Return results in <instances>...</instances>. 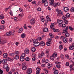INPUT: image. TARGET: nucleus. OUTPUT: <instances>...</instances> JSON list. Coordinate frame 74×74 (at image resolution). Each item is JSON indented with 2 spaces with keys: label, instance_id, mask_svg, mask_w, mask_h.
Here are the masks:
<instances>
[{
  "label": "nucleus",
  "instance_id": "obj_47",
  "mask_svg": "<svg viewBox=\"0 0 74 74\" xmlns=\"http://www.w3.org/2000/svg\"><path fill=\"white\" fill-rule=\"evenodd\" d=\"M29 57L26 58H25V60L26 61H29Z\"/></svg>",
  "mask_w": 74,
  "mask_h": 74
},
{
  "label": "nucleus",
  "instance_id": "obj_57",
  "mask_svg": "<svg viewBox=\"0 0 74 74\" xmlns=\"http://www.w3.org/2000/svg\"><path fill=\"white\" fill-rule=\"evenodd\" d=\"M25 64L26 63H23L22 64V66H26V65H25Z\"/></svg>",
  "mask_w": 74,
  "mask_h": 74
},
{
  "label": "nucleus",
  "instance_id": "obj_61",
  "mask_svg": "<svg viewBox=\"0 0 74 74\" xmlns=\"http://www.w3.org/2000/svg\"><path fill=\"white\" fill-rule=\"evenodd\" d=\"M66 66H69V62H66Z\"/></svg>",
  "mask_w": 74,
  "mask_h": 74
},
{
  "label": "nucleus",
  "instance_id": "obj_11",
  "mask_svg": "<svg viewBox=\"0 0 74 74\" xmlns=\"http://www.w3.org/2000/svg\"><path fill=\"white\" fill-rule=\"evenodd\" d=\"M62 27L65 28V30H67L69 29V27L67 26H66V25L64 24H63L62 25Z\"/></svg>",
  "mask_w": 74,
  "mask_h": 74
},
{
  "label": "nucleus",
  "instance_id": "obj_54",
  "mask_svg": "<svg viewBox=\"0 0 74 74\" xmlns=\"http://www.w3.org/2000/svg\"><path fill=\"white\" fill-rule=\"evenodd\" d=\"M69 41L70 42H72V38H70L69 39Z\"/></svg>",
  "mask_w": 74,
  "mask_h": 74
},
{
  "label": "nucleus",
  "instance_id": "obj_37",
  "mask_svg": "<svg viewBox=\"0 0 74 74\" xmlns=\"http://www.w3.org/2000/svg\"><path fill=\"white\" fill-rule=\"evenodd\" d=\"M15 55V54L13 53H10V56H14Z\"/></svg>",
  "mask_w": 74,
  "mask_h": 74
},
{
  "label": "nucleus",
  "instance_id": "obj_4",
  "mask_svg": "<svg viewBox=\"0 0 74 74\" xmlns=\"http://www.w3.org/2000/svg\"><path fill=\"white\" fill-rule=\"evenodd\" d=\"M60 39H62V40L64 42V43H66V44L67 43H68V42L67 41V40L66 39V38L64 37L63 36H62L60 37Z\"/></svg>",
  "mask_w": 74,
  "mask_h": 74
},
{
  "label": "nucleus",
  "instance_id": "obj_8",
  "mask_svg": "<svg viewBox=\"0 0 74 74\" xmlns=\"http://www.w3.org/2000/svg\"><path fill=\"white\" fill-rule=\"evenodd\" d=\"M62 19H64V22L67 25L68 23H69V22H68V21L67 20H66L67 19V18L64 16V15H63L62 17Z\"/></svg>",
  "mask_w": 74,
  "mask_h": 74
},
{
  "label": "nucleus",
  "instance_id": "obj_64",
  "mask_svg": "<svg viewBox=\"0 0 74 74\" xmlns=\"http://www.w3.org/2000/svg\"><path fill=\"white\" fill-rule=\"evenodd\" d=\"M55 63H56V64H60V62H55Z\"/></svg>",
  "mask_w": 74,
  "mask_h": 74
},
{
  "label": "nucleus",
  "instance_id": "obj_18",
  "mask_svg": "<svg viewBox=\"0 0 74 74\" xmlns=\"http://www.w3.org/2000/svg\"><path fill=\"white\" fill-rule=\"evenodd\" d=\"M3 57L4 58H7L8 56V54L7 53H4L3 55Z\"/></svg>",
  "mask_w": 74,
  "mask_h": 74
},
{
  "label": "nucleus",
  "instance_id": "obj_35",
  "mask_svg": "<svg viewBox=\"0 0 74 74\" xmlns=\"http://www.w3.org/2000/svg\"><path fill=\"white\" fill-rule=\"evenodd\" d=\"M15 53L16 55H19V53L18 51H15Z\"/></svg>",
  "mask_w": 74,
  "mask_h": 74
},
{
  "label": "nucleus",
  "instance_id": "obj_33",
  "mask_svg": "<svg viewBox=\"0 0 74 74\" xmlns=\"http://www.w3.org/2000/svg\"><path fill=\"white\" fill-rule=\"evenodd\" d=\"M22 67L23 70H26V67H27V66H22Z\"/></svg>",
  "mask_w": 74,
  "mask_h": 74
},
{
  "label": "nucleus",
  "instance_id": "obj_38",
  "mask_svg": "<svg viewBox=\"0 0 74 74\" xmlns=\"http://www.w3.org/2000/svg\"><path fill=\"white\" fill-rule=\"evenodd\" d=\"M54 74H58V71L57 70H55L54 72Z\"/></svg>",
  "mask_w": 74,
  "mask_h": 74
},
{
  "label": "nucleus",
  "instance_id": "obj_36",
  "mask_svg": "<svg viewBox=\"0 0 74 74\" xmlns=\"http://www.w3.org/2000/svg\"><path fill=\"white\" fill-rule=\"evenodd\" d=\"M65 57H66L67 59L69 58V59L70 60L71 58H69V56L68 54H66L65 56Z\"/></svg>",
  "mask_w": 74,
  "mask_h": 74
},
{
  "label": "nucleus",
  "instance_id": "obj_3",
  "mask_svg": "<svg viewBox=\"0 0 74 74\" xmlns=\"http://www.w3.org/2000/svg\"><path fill=\"white\" fill-rule=\"evenodd\" d=\"M41 4H44V5L45 7H47L48 5V2L47 1L45 0H42L40 2Z\"/></svg>",
  "mask_w": 74,
  "mask_h": 74
},
{
  "label": "nucleus",
  "instance_id": "obj_60",
  "mask_svg": "<svg viewBox=\"0 0 74 74\" xmlns=\"http://www.w3.org/2000/svg\"><path fill=\"white\" fill-rule=\"evenodd\" d=\"M42 63H45V59H42Z\"/></svg>",
  "mask_w": 74,
  "mask_h": 74
},
{
  "label": "nucleus",
  "instance_id": "obj_49",
  "mask_svg": "<svg viewBox=\"0 0 74 74\" xmlns=\"http://www.w3.org/2000/svg\"><path fill=\"white\" fill-rule=\"evenodd\" d=\"M69 29H70L71 30V31L73 30V29L72 28V27H71V26H69Z\"/></svg>",
  "mask_w": 74,
  "mask_h": 74
},
{
  "label": "nucleus",
  "instance_id": "obj_12",
  "mask_svg": "<svg viewBox=\"0 0 74 74\" xmlns=\"http://www.w3.org/2000/svg\"><path fill=\"white\" fill-rule=\"evenodd\" d=\"M44 55H45V53H44V51L41 52V54H39V55L38 57L40 58H42V56H44Z\"/></svg>",
  "mask_w": 74,
  "mask_h": 74
},
{
  "label": "nucleus",
  "instance_id": "obj_28",
  "mask_svg": "<svg viewBox=\"0 0 74 74\" xmlns=\"http://www.w3.org/2000/svg\"><path fill=\"white\" fill-rule=\"evenodd\" d=\"M14 59L16 60H17L18 59H19V55H16L14 57Z\"/></svg>",
  "mask_w": 74,
  "mask_h": 74
},
{
  "label": "nucleus",
  "instance_id": "obj_2",
  "mask_svg": "<svg viewBox=\"0 0 74 74\" xmlns=\"http://www.w3.org/2000/svg\"><path fill=\"white\" fill-rule=\"evenodd\" d=\"M62 34H65V37H69V36H70V34L67 32V30L65 29L63 30Z\"/></svg>",
  "mask_w": 74,
  "mask_h": 74
},
{
  "label": "nucleus",
  "instance_id": "obj_10",
  "mask_svg": "<svg viewBox=\"0 0 74 74\" xmlns=\"http://www.w3.org/2000/svg\"><path fill=\"white\" fill-rule=\"evenodd\" d=\"M32 73V69L31 68L28 69L27 70V74H31Z\"/></svg>",
  "mask_w": 74,
  "mask_h": 74
},
{
  "label": "nucleus",
  "instance_id": "obj_22",
  "mask_svg": "<svg viewBox=\"0 0 74 74\" xmlns=\"http://www.w3.org/2000/svg\"><path fill=\"white\" fill-rule=\"evenodd\" d=\"M21 38H23L26 37V34L25 33H23L21 35Z\"/></svg>",
  "mask_w": 74,
  "mask_h": 74
},
{
  "label": "nucleus",
  "instance_id": "obj_7",
  "mask_svg": "<svg viewBox=\"0 0 74 74\" xmlns=\"http://www.w3.org/2000/svg\"><path fill=\"white\" fill-rule=\"evenodd\" d=\"M58 14L57 15V16H60L61 15H62L63 14V12L61 10H59L58 12Z\"/></svg>",
  "mask_w": 74,
  "mask_h": 74
},
{
  "label": "nucleus",
  "instance_id": "obj_39",
  "mask_svg": "<svg viewBox=\"0 0 74 74\" xmlns=\"http://www.w3.org/2000/svg\"><path fill=\"white\" fill-rule=\"evenodd\" d=\"M46 53H47V55H48L49 52V50L48 49H47L46 51Z\"/></svg>",
  "mask_w": 74,
  "mask_h": 74
},
{
  "label": "nucleus",
  "instance_id": "obj_17",
  "mask_svg": "<svg viewBox=\"0 0 74 74\" xmlns=\"http://www.w3.org/2000/svg\"><path fill=\"white\" fill-rule=\"evenodd\" d=\"M5 26L4 25H0V30H4V28H5Z\"/></svg>",
  "mask_w": 74,
  "mask_h": 74
},
{
  "label": "nucleus",
  "instance_id": "obj_31",
  "mask_svg": "<svg viewBox=\"0 0 74 74\" xmlns=\"http://www.w3.org/2000/svg\"><path fill=\"white\" fill-rule=\"evenodd\" d=\"M49 35L50 36V37L51 38H53V35H52V33H50Z\"/></svg>",
  "mask_w": 74,
  "mask_h": 74
},
{
  "label": "nucleus",
  "instance_id": "obj_15",
  "mask_svg": "<svg viewBox=\"0 0 74 74\" xmlns=\"http://www.w3.org/2000/svg\"><path fill=\"white\" fill-rule=\"evenodd\" d=\"M36 70L37 71L36 72V74H39L40 73V71L41 70L38 67L36 68Z\"/></svg>",
  "mask_w": 74,
  "mask_h": 74
},
{
  "label": "nucleus",
  "instance_id": "obj_5",
  "mask_svg": "<svg viewBox=\"0 0 74 74\" xmlns=\"http://www.w3.org/2000/svg\"><path fill=\"white\" fill-rule=\"evenodd\" d=\"M57 56V54L56 53H53V54L52 55V56H51L50 57V59H51L52 60H54V59H53V58H56Z\"/></svg>",
  "mask_w": 74,
  "mask_h": 74
},
{
  "label": "nucleus",
  "instance_id": "obj_42",
  "mask_svg": "<svg viewBox=\"0 0 74 74\" xmlns=\"http://www.w3.org/2000/svg\"><path fill=\"white\" fill-rule=\"evenodd\" d=\"M44 71H45V73L46 74H47L48 73V71L46 69H45L44 70Z\"/></svg>",
  "mask_w": 74,
  "mask_h": 74
},
{
  "label": "nucleus",
  "instance_id": "obj_51",
  "mask_svg": "<svg viewBox=\"0 0 74 74\" xmlns=\"http://www.w3.org/2000/svg\"><path fill=\"white\" fill-rule=\"evenodd\" d=\"M36 58H35V57H34V58H32V61L33 62H34V61H35V60H36Z\"/></svg>",
  "mask_w": 74,
  "mask_h": 74
},
{
  "label": "nucleus",
  "instance_id": "obj_40",
  "mask_svg": "<svg viewBox=\"0 0 74 74\" xmlns=\"http://www.w3.org/2000/svg\"><path fill=\"white\" fill-rule=\"evenodd\" d=\"M41 8H37V10L38 11H41Z\"/></svg>",
  "mask_w": 74,
  "mask_h": 74
},
{
  "label": "nucleus",
  "instance_id": "obj_20",
  "mask_svg": "<svg viewBox=\"0 0 74 74\" xmlns=\"http://www.w3.org/2000/svg\"><path fill=\"white\" fill-rule=\"evenodd\" d=\"M3 67L4 69H6L8 67V65L6 64H5L3 65Z\"/></svg>",
  "mask_w": 74,
  "mask_h": 74
},
{
  "label": "nucleus",
  "instance_id": "obj_26",
  "mask_svg": "<svg viewBox=\"0 0 74 74\" xmlns=\"http://www.w3.org/2000/svg\"><path fill=\"white\" fill-rule=\"evenodd\" d=\"M24 52L25 53H29V49H25L24 50Z\"/></svg>",
  "mask_w": 74,
  "mask_h": 74
},
{
  "label": "nucleus",
  "instance_id": "obj_46",
  "mask_svg": "<svg viewBox=\"0 0 74 74\" xmlns=\"http://www.w3.org/2000/svg\"><path fill=\"white\" fill-rule=\"evenodd\" d=\"M25 54L24 53H23V54H22V56H21L23 58H24V57H25Z\"/></svg>",
  "mask_w": 74,
  "mask_h": 74
},
{
  "label": "nucleus",
  "instance_id": "obj_58",
  "mask_svg": "<svg viewBox=\"0 0 74 74\" xmlns=\"http://www.w3.org/2000/svg\"><path fill=\"white\" fill-rule=\"evenodd\" d=\"M53 32H56V29L55 28H53Z\"/></svg>",
  "mask_w": 74,
  "mask_h": 74
},
{
  "label": "nucleus",
  "instance_id": "obj_21",
  "mask_svg": "<svg viewBox=\"0 0 74 74\" xmlns=\"http://www.w3.org/2000/svg\"><path fill=\"white\" fill-rule=\"evenodd\" d=\"M69 10V8L67 7H65L64 8V10L65 12H67Z\"/></svg>",
  "mask_w": 74,
  "mask_h": 74
},
{
  "label": "nucleus",
  "instance_id": "obj_14",
  "mask_svg": "<svg viewBox=\"0 0 74 74\" xmlns=\"http://www.w3.org/2000/svg\"><path fill=\"white\" fill-rule=\"evenodd\" d=\"M7 62V60L5 59H3L2 62V64H6Z\"/></svg>",
  "mask_w": 74,
  "mask_h": 74
},
{
  "label": "nucleus",
  "instance_id": "obj_53",
  "mask_svg": "<svg viewBox=\"0 0 74 74\" xmlns=\"http://www.w3.org/2000/svg\"><path fill=\"white\" fill-rule=\"evenodd\" d=\"M10 14L11 15H12V11L11 10H10Z\"/></svg>",
  "mask_w": 74,
  "mask_h": 74
},
{
  "label": "nucleus",
  "instance_id": "obj_59",
  "mask_svg": "<svg viewBox=\"0 0 74 74\" xmlns=\"http://www.w3.org/2000/svg\"><path fill=\"white\" fill-rule=\"evenodd\" d=\"M19 30H20L21 32H22V31H23V28H21Z\"/></svg>",
  "mask_w": 74,
  "mask_h": 74
},
{
  "label": "nucleus",
  "instance_id": "obj_30",
  "mask_svg": "<svg viewBox=\"0 0 74 74\" xmlns=\"http://www.w3.org/2000/svg\"><path fill=\"white\" fill-rule=\"evenodd\" d=\"M74 46H71L70 47H69V49L70 50H73L74 49Z\"/></svg>",
  "mask_w": 74,
  "mask_h": 74
},
{
  "label": "nucleus",
  "instance_id": "obj_63",
  "mask_svg": "<svg viewBox=\"0 0 74 74\" xmlns=\"http://www.w3.org/2000/svg\"><path fill=\"white\" fill-rule=\"evenodd\" d=\"M45 63H48V59H46L45 60Z\"/></svg>",
  "mask_w": 74,
  "mask_h": 74
},
{
  "label": "nucleus",
  "instance_id": "obj_55",
  "mask_svg": "<svg viewBox=\"0 0 74 74\" xmlns=\"http://www.w3.org/2000/svg\"><path fill=\"white\" fill-rule=\"evenodd\" d=\"M36 55L35 54H33L32 55V56H33V57H36Z\"/></svg>",
  "mask_w": 74,
  "mask_h": 74
},
{
  "label": "nucleus",
  "instance_id": "obj_24",
  "mask_svg": "<svg viewBox=\"0 0 74 74\" xmlns=\"http://www.w3.org/2000/svg\"><path fill=\"white\" fill-rule=\"evenodd\" d=\"M51 19L49 18L46 19V20L45 21V22H51Z\"/></svg>",
  "mask_w": 74,
  "mask_h": 74
},
{
  "label": "nucleus",
  "instance_id": "obj_50",
  "mask_svg": "<svg viewBox=\"0 0 74 74\" xmlns=\"http://www.w3.org/2000/svg\"><path fill=\"white\" fill-rule=\"evenodd\" d=\"M60 58L62 59H63V54H62L61 55Z\"/></svg>",
  "mask_w": 74,
  "mask_h": 74
},
{
  "label": "nucleus",
  "instance_id": "obj_9",
  "mask_svg": "<svg viewBox=\"0 0 74 74\" xmlns=\"http://www.w3.org/2000/svg\"><path fill=\"white\" fill-rule=\"evenodd\" d=\"M30 22L32 25H34L35 22V19L34 18H32L30 20Z\"/></svg>",
  "mask_w": 74,
  "mask_h": 74
},
{
  "label": "nucleus",
  "instance_id": "obj_16",
  "mask_svg": "<svg viewBox=\"0 0 74 74\" xmlns=\"http://www.w3.org/2000/svg\"><path fill=\"white\" fill-rule=\"evenodd\" d=\"M57 22L59 24H62L63 23V21L61 20H57Z\"/></svg>",
  "mask_w": 74,
  "mask_h": 74
},
{
  "label": "nucleus",
  "instance_id": "obj_6",
  "mask_svg": "<svg viewBox=\"0 0 74 74\" xmlns=\"http://www.w3.org/2000/svg\"><path fill=\"white\" fill-rule=\"evenodd\" d=\"M52 40V38H49V40L46 43L47 45V46H49V45H50L52 43V42H51Z\"/></svg>",
  "mask_w": 74,
  "mask_h": 74
},
{
  "label": "nucleus",
  "instance_id": "obj_29",
  "mask_svg": "<svg viewBox=\"0 0 74 74\" xmlns=\"http://www.w3.org/2000/svg\"><path fill=\"white\" fill-rule=\"evenodd\" d=\"M43 31L44 32H48V28H45L43 29Z\"/></svg>",
  "mask_w": 74,
  "mask_h": 74
},
{
  "label": "nucleus",
  "instance_id": "obj_19",
  "mask_svg": "<svg viewBox=\"0 0 74 74\" xmlns=\"http://www.w3.org/2000/svg\"><path fill=\"white\" fill-rule=\"evenodd\" d=\"M55 24L53 23H51L50 26L51 29H53L55 27Z\"/></svg>",
  "mask_w": 74,
  "mask_h": 74
},
{
  "label": "nucleus",
  "instance_id": "obj_23",
  "mask_svg": "<svg viewBox=\"0 0 74 74\" xmlns=\"http://www.w3.org/2000/svg\"><path fill=\"white\" fill-rule=\"evenodd\" d=\"M32 52H34L36 51V48L34 47H32Z\"/></svg>",
  "mask_w": 74,
  "mask_h": 74
},
{
  "label": "nucleus",
  "instance_id": "obj_62",
  "mask_svg": "<svg viewBox=\"0 0 74 74\" xmlns=\"http://www.w3.org/2000/svg\"><path fill=\"white\" fill-rule=\"evenodd\" d=\"M23 10L22 9H21V8H19V11H20V12H22Z\"/></svg>",
  "mask_w": 74,
  "mask_h": 74
},
{
  "label": "nucleus",
  "instance_id": "obj_44",
  "mask_svg": "<svg viewBox=\"0 0 74 74\" xmlns=\"http://www.w3.org/2000/svg\"><path fill=\"white\" fill-rule=\"evenodd\" d=\"M3 71L1 70V69H0V74H3Z\"/></svg>",
  "mask_w": 74,
  "mask_h": 74
},
{
  "label": "nucleus",
  "instance_id": "obj_41",
  "mask_svg": "<svg viewBox=\"0 0 74 74\" xmlns=\"http://www.w3.org/2000/svg\"><path fill=\"white\" fill-rule=\"evenodd\" d=\"M63 46H62V45H61L60 46V47H59V49H60V50H61V49H63Z\"/></svg>",
  "mask_w": 74,
  "mask_h": 74
},
{
  "label": "nucleus",
  "instance_id": "obj_34",
  "mask_svg": "<svg viewBox=\"0 0 74 74\" xmlns=\"http://www.w3.org/2000/svg\"><path fill=\"white\" fill-rule=\"evenodd\" d=\"M6 35L7 36H10V32H7L6 33Z\"/></svg>",
  "mask_w": 74,
  "mask_h": 74
},
{
  "label": "nucleus",
  "instance_id": "obj_52",
  "mask_svg": "<svg viewBox=\"0 0 74 74\" xmlns=\"http://www.w3.org/2000/svg\"><path fill=\"white\" fill-rule=\"evenodd\" d=\"M38 39L39 40H42V38L40 37H38Z\"/></svg>",
  "mask_w": 74,
  "mask_h": 74
},
{
  "label": "nucleus",
  "instance_id": "obj_32",
  "mask_svg": "<svg viewBox=\"0 0 74 74\" xmlns=\"http://www.w3.org/2000/svg\"><path fill=\"white\" fill-rule=\"evenodd\" d=\"M4 18V16L2 14H1L0 16V19H3Z\"/></svg>",
  "mask_w": 74,
  "mask_h": 74
},
{
  "label": "nucleus",
  "instance_id": "obj_25",
  "mask_svg": "<svg viewBox=\"0 0 74 74\" xmlns=\"http://www.w3.org/2000/svg\"><path fill=\"white\" fill-rule=\"evenodd\" d=\"M64 16H65V17H66V18H69L70 17V15L69 13L66 14L65 16L64 15Z\"/></svg>",
  "mask_w": 74,
  "mask_h": 74
},
{
  "label": "nucleus",
  "instance_id": "obj_48",
  "mask_svg": "<svg viewBox=\"0 0 74 74\" xmlns=\"http://www.w3.org/2000/svg\"><path fill=\"white\" fill-rule=\"evenodd\" d=\"M6 69V71H7V72H8V71H9V69H10V68H9V67H8Z\"/></svg>",
  "mask_w": 74,
  "mask_h": 74
},
{
  "label": "nucleus",
  "instance_id": "obj_56",
  "mask_svg": "<svg viewBox=\"0 0 74 74\" xmlns=\"http://www.w3.org/2000/svg\"><path fill=\"white\" fill-rule=\"evenodd\" d=\"M5 23V21H4V20H2L1 21V23H2V24H4V23Z\"/></svg>",
  "mask_w": 74,
  "mask_h": 74
},
{
  "label": "nucleus",
  "instance_id": "obj_1",
  "mask_svg": "<svg viewBox=\"0 0 74 74\" xmlns=\"http://www.w3.org/2000/svg\"><path fill=\"white\" fill-rule=\"evenodd\" d=\"M37 40H33V42L34 43V47H38L39 45H40L41 46L44 47L45 45V43L44 42H40V43L39 42H37Z\"/></svg>",
  "mask_w": 74,
  "mask_h": 74
},
{
  "label": "nucleus",
  "instance_id": "obj_43",
  "mask_svg": "<svg viewBox=\"0 0 74 74\" xmlns=\"http://www.w3.org/2000/svg\"><path fill=\"white\" fill-rule=\"evenodd\" d=\"M56 67L58 69H60V64L57 65Z\"/></svg>",
  "mask_w": 74,
  "mask_h": 74
},
{
  "label": "nucleus",
  "instance_id": "obj_13",
  "mask_svg": "<svg viewBox=\"0 0 74 74\" xmlns=\"http://www.w3.org/2000/svg\"><path fill=\"white\" fill-rule=\"evenodd\" d=\"M7 40H3L2 41L1 40V44H5V43L7 42Z\"/></svg>",
  "mask_w": 74,
  "mask_h": 74
},
{
  "label": "nucleus",
  "instance_id": "obj_45",
  "mask_svg": "<svg viewBox=\"0 0 74 74\" xmlns=\"http://www.w3.org/2000/svg\"><path fill=\"white\" fill-rule=\"evenodd\" d=\"M10 35H12V36H13V35H14V33L10 31Z\"/></svg>",
  "mask_w": 74,
  "mask_h": 74
},
{
  "label": "nucleus",
  "instance_id": "obj_27",
  "mask_svg": "<svg viewBox=\"0 0 74 74\" xmlns=\"http://www.w3.org/2000/svg\"><path fill=\"white\" fill-rule=\"evenodd\" d=\"M20 60L21 62H23V61L25 60V58H24V57H22L20 56Z\"/></svg>",
  "mask_w": 74,
  "mask_h": 74
}]
</instances>
